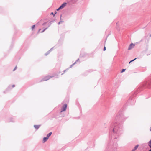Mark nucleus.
<instances>
[{
  "label": "nucleus",
  "mask_w": 151,
  "mask_h": 151,
  "mask_svg": "<svg viewBox=\"0 0 151 151\" xmlns=\"http://www.w3.org/2000/svg\"><path fill=\"white\" fill-rule=\"evenodd\" d=\"M120 113H119L116 116L115 119L111 124L110 129H111L114 133V135L116 137L114 138L116 139L122 133L123 131L122 125V123L118 122L117 121L120 118Z\"/></svg>",
  "instance_id": "nucleus-1"
},
{
  "label": "nucleus",
  "mask_w": 151,
  "mask_h": 151,
  "mask_svg": "<svg viewBox=\"0 0 151 151\" xmlns=\"http://www.w3.org/2000/svg\"><path fill=\"white\" fill-rule=\"evenodd\" d=\"M66 3H64L56 10L57 11H59L60 10L64 8L66 6Z\"/></svg>",
  "instance_id": "nucleus-2"
},
{
  "label": "nucleus",
  "mask_w": 151,
  "mask_h": 151,
  "mask_svg": "<svg viewBox=\"0 0 151 151\" xmlns=\"http://www.w3.org/2000/svg\"><path fill=\"white\" fill-rule=\"evenodd\" d=\"M52 76H47L45 77L41 81H47L49 79H50L52 77Z\"/></svg>",
  "instance_id": "nucleus-3"
},
{
  "label": "nucleus",
  "mask_w": 151,
  "mask_h": 151,
  "mask_svg": "<svg viewBox=\"0 0 151 151\" xmlns=\"http://www.w3.org/2000/svg\"><path fill=\"white\" fill-rule=\"evenodd\" d=\"M67 105L66 104H64L62 108L61 109V112L64 111H66Z\"/></svg>",
  "instance_id": "nucleus-4"
},
{
  "label": "nucleus",
  "mask_w": 151,
  "mask_h": 151,
  "mask_svg": "<svg viewBox=\"0 0 151 151\" xmlns=\"http://www.w3.org/2000/svg\"><path fill=\"white\" fill-rule=\"evenodd\" d=\"M134 46H135V45L134 44H133L132 43L130 45L128 48V50H130L131 49L134 48Z\"/></svg>",
  "instance_id": "nucleus-5"
},
{
  "label": "nucleus",
  "mask_w": 151,
  "mask_h": 151,
  "mask_svg": "<svg viewBox=\"0 0 151 151\" xmlns=\"http://www.w3.org/2000/svg\"><path fill=\"white\" fill-rule=\"evenodd\" d=\"M148 145L150 149L148 151H151V140H150L148 143Z\"/></svg>",
  "instance_id": "nucleus-6"
},
{
  "label": "nucleus",
  "mask_w": 151,
  "mask_h": 151,
  "mask_svg": "<svg viewBox=\"0 0 151 151\" xmlns=\"http://www.w3.org/2000/svg\"><path fill=\"white\" fill-rule=\"evenodd\" d=\"M40 126L41 125H35L34 126V127L36 130H37L40 127Z\"/></svg>",
  "instance_id": "nucleus-7"
},
{
  "label": "nucleus",
  "mask_w": 151,
  "mask_h": 151,
  "mask_svg": "<svg viewBox=\"0 0 151 151\" xmlns=\"http://www.w3.org/2000/svg\"><path fill=\"white\" fill-rule=\"evenodd\" d=\"M48 139V138L47 137H44L43 140V142H45L47 141Z\"/></svg>",
  "instance_id": "nucleus-8"
},
{
  "label": "nucleus",
  "mask_w": 151,
  "mask_h": 151,
  "mask_svg": "<svg viewBox=\"0 0 151 151\" xmlns=\"http://www.w3.org/2000/svg\"><path fill=\"white\" fill-rule=\"evenodd\" d=\"M52 132H50L47 135V137L48 138L50 136H51V135L52 134Z\"/></svg>",
  "instance_id": "nucleus-9"
},
{
  "label": "nucleus",
  "mask_w": 151,
  "mask_h": 151,
  "mask_svg": "<svg viewBox=\"0 0 151 151\" xmlns=\"http://www.w3.org/2000/svg\"><path fill=\"white\" fill-rule=\"evenodd\" d=\"M61 16H62V15H60V21H59V22H58V24H60V23L63 22V21L61 19Z\"/></svg>",
  "instance_id": "nucleus-10"
},
{
  "label": "nucleus",
  "mask_w": 151,
  "mask_h": 151,
  "mask_svg": "<svg viewBox=\"0 0 151 151\" xmlns=\"http://www.w3.org/2000/svg\"><path fill=\"white\" fill-rule=\"evenodd\" d=\"M139 146V145H136L135 146V147H134V150H136L138 147Z\"/></svg>",
  "instance_id": "nucleus-11"
},
{
  "label": "nucleus",
  "mask_w": 151,
  "mask_h": 151,
  "mask_svg": "<svg viewBox=\"0 0 151 151\" xmlns=\"http://www.w3.org/2000/svg\"><path fill=\"white\" fill-rule=\"evenodd\" d=\"M137 59V58H135V59L131 60L129 63V64H130L133 61H134V60H135L136 59Z\"/></svg>",
  "instance_id": "nucleus-12"
},
{
  "label": "nucleus",
  "mask_w": 151,
  "mask_h": 151,
  "mask_svg": "<svg viewBox=\"0 0 151 151\" xmlns=\"http://www.w3.org/2000/svg\"><path fill=\"white\" fill-rule=\"evenodd\" d=\"M50 50H49L45 54V55H48L50 52Z\"/></svg>",
  "instance_id": "nucleus-13"
},
{
  "label": "nucleus",
  "mask_w": 151,
  "mask_h": 151,
  "mask_svg": "<svg viewBox=\"0 0 151 151\" xmlns=\"http://www.w3.org/2000/svg\"><path fill=\"white\" fill-rule=\"evenodd\" d=\"M48 27H47V28H45L43 30H42L41 32V33H42L43 32H44L47 28H48Z\"/></svg>",
  "instance_id": "nucleus-14"
},
{
  "label": "nucleus",
  "mask_w": 151,
  "mask_h": 151,
  "mask_svg": "<svg viewBox=\"0 0 151 151\" xmlns=\"http://www.w3.org/2000/svg\"><path fill=\"white\" fill-rule=\"evenodd\" d=\"M76 62H75L73 64L70 65V67L72 68L73 67V66L76 63Z\"/></svg>",
  "instance_id": "nucleus-15"
},
{
  "label": "nucleus",
  "mask_w": 151,
  "mask_h": 151,
  "mask_svg": "<svg viewBox=\"0 0 151 151\" xmlns=\"http://www.w3.org/2000/svg\"><path fill=\"white\" fill-rule=\"evenodd\" d=\"M9 122H14V120H13V119H11L9 121Z\"/></svg>",
  "instance_id": "nucleus-16"
},
{
  "label": "nucleus",
  "mask_w": 151,
  "mask_h": 151,
  "mask_svg": "<svg viewBox=\"0 0 151 151\" xmlns=\"http://www.w3.org/2000/svg\"><path fill=\"white\" fill-rule=\"evenodd\" d=\"M125 70H126L125 69H122V70L121 71V73H123V72H124L125 71Z\"/></svg>",
  "instance_id": "nucleus-17"
},
{
  "label": "nucleus",
  "mask_w": 151,
  "mask_h": 151,
  "mask_svg": "<svg viewBox=\"0 0 151 151\" xmlns=\"http://www.w3.org/2000/svg\"><path fill=\"white\" fill-rule=\"evenodd\" d=\"M35 25H33L32 27V30H33L35 27Z\"/></svg>",
  "instance_id": "nucleus-18"
},
{
  "label": "nucleus",
  "mask_w": 151,
  "mask_h": 151,
  "mask_svg": "<svg viewBox=\"0 0 151 151\" xmlns=\"http://www.w3.org/2000/svg\"><path fill=\"white\" fill-rule=\"evenodd\" d=\"M17 66H16V67L14 68V69H13V71H14V70H15L17 69Z\"/></svg>",
  "instance_id": "nucleus-19"
},
{
  "label": "nucleus",
  "mask_w": 151,
  "mask_h": 151,
  "mask_svg": "<svg viewBox=\"0 0 151 151\" xmlns=\"http://www.w3.org/2000/svg\"><path fill=\"white\" fill-rule=\"evenodd\" d=\"M106 50V48L104 46V47L103 50H104V51H105Z\"/></svg>",
  "instance_id": "nucleus-20"
},
{
  "label": "nucleus",
  "mask_w": 151,
  "mask_h": 151,
  "mask_svg": "<svg viewBox=\"0 0 151 151\" xmlns=\"http://www.w3.org/2000/svg\"><path fill=\"white\" fill-rule=\"evenodd\" d=\"M66 70H65L63 71V73L62 74V75H63V74H64V73L66 71Z\"/></svg>",
  "instance_id": "nucleus-21"
},
{
  "label": "nucleus",
  "mask_w": 151,
  "mask_h": 151,
  "mask_svg": "<svg viewBox=\"0 0 151 151\" xmlns=\"http://www.w3.org/2000/svg\"><path fill=\"white\" fill-rule=\"evenodd\" d=\"M46 23H47L46 22H45V23H43L42 24V25H45V24H46Z\"/></svg>",
  "instance_id": "nucleus-22"
},
{
  "label": "nucleus",
  "mask_w": 151,
  "mask_h": 151,
  "mask_svg": "<svg viewBox=\"0 0 151 151\" xmlns=\"http://www.w3.org/2000/svg\"><path fill=\"white\" fill-rule=\"evenodd\" d=\"M53 48H53H51L49 50H50V52L52 50Z\"/></svg>",
  "instance_id": "nucleus-23"
},
{
  "label": "nucleus",
  "mask_w": 151,
  "mask_h": 151,
  "mask_svg": "<svg viewBox=\"0 0 151 151\" xmlns=\"http://www.w3.org/2000/svg\"><path fill=\"white\" fill-rule=\"evenodd\" d=\"M53 22V21H51L50 22V24H51Z\"/></svg>",
  "instance_id": "nucleus-24"
},
{
  "label": "nucleus",
  "mask_w": 151,
  "mask_h": 151,
  "mask_svg": "<svg viewBox=\"0 0 151 151\" xmlns=\"http://www.w3.org/2000/svg\"><path fill=\"white\" fill-rule=\"evenodd\" d=\"M12 88H14L15 87V85H13L12 86Z\"/></svg>",
  "instance_id": "nucleus-25"
},
{
  "label": "nucleus",
  "mask_w": 151,
  "mask_h": 151,
  "mask_svg": "<svg viewBox=\"0 0 151 151\" xmlns=\"http://www.w3.org/2000/svg\"><path fill=\"white\" fill-rule=\"evenodd\" d=\"M51 14H52V15H53L54 16H55V14H54L53 12H52L51 13Z\"/></svg>",
  "instance_id": "nucleus-26"
},
{
  "label": "nucleus",
  "mask_w": 151,
  "mask_h": 151,
  "mask_svg": "<svg viewBox=\"0 0 151 151\" xmlns=\"http://www.w3.org/2000/svg\"><path fill=\"white\" fill-rule=\"evenodd\" d=\"M135 151V150H134V149H133L131 151Z\"/></svg>",
  "instance_id": "nucleus-27"
},
{
  "label": "nucleus",
  "mask_w": 151,
  "mask_h": 151,
  "mask_svg": "<svg viewBox=\"0 0 151 151\" xmlns=\"http://www.w3.org/2000/svg\"><path fill=\"white\" fill-rule=\"evenodd\" d=\"M150 131H151V127H150Z\"/></svg>",
  "instance_id": "nucleus-28"
},
{
  "label": "nucleus",
  "mask_w": 151,
  "mask_h": 151,
  "mask_svg": "<svg viewBox=\"0 0 151 151\" xmlns=\"http://www.w3.org/2000/svg\"><path fill=\"white\" fill-rule=\"evenodd\" d=\"M41 30V29H39V32Z\"/></svg>",
  "instance_id": "nucleus-29"
},
{
  "label": "nucleus",
  "mask_w": 151,
  "mask_h": 151,
  "mask_svg": "<svg viewBox=\"0 0 151 151\" xmlns=\"http://www.w3.org/2000/svg\"><path fill=\"white\" fill-rule=\"evenodd\" d=\"M150 37H151V34L150 35Z\"/></svg>",
  "instance_id": "nucleus-30"
},
{
  "label": "nucleus",
  "mask_w": 151,
  "mask_h": 151,
  "mask_svg": "<svg viewBox=\"0 0 151 151\" xmlns=\"http://www.w3.org/2000/svg\"><path fill=\"white\" fill-rule=\"evenodd\" d=\"M79 60V59H78L77 60V61H78V60Z\"/></svg>",
  "instance_id": "nucleus-31"
}]
</instances>
